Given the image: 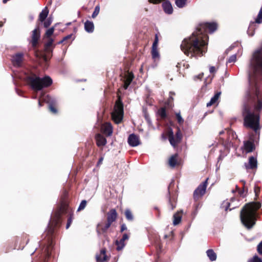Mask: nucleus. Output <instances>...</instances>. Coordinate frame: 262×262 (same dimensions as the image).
Instances as JSON below:
<instances>
[{
  "mask_svg": "<svg viewBox=\"0 0 262 262\" xmlns=\"http://www.w3.org/2000/svg\"><path fill=\"white\" fill-rule=\"evenodd\" d=\"M9 0H3V3L4 4H6L8 1H9Z\"/></svg>",
  "mask_w": 262,
  "mask_h": 262,
  "instance_id": "obj_61",
  "label": "nucleus"
},
{
  "mask_svg": "<svg viewBox=\"0 0 262 262\" xmlns=\"http://www.w3.org/2000/svg\"><path fill=\"white\" fill-rule=\"evenodd\" d=\"M128 238H129V236L126 233L123 234L122 237L121 238L122 241H124L128 239Z\"/></svg>",
  "mask_w": 262,
  "mask_h": 262,
  "instance_id": "obj_48",
  "label": "nucleus"
},
{
  "mask_svg": "<svg viewBox=\"0 0 262 262\" xmlns=\"http://www.w3.org/2000/svg\"><path fill=\"white\" fill-rule=\"evenodd\" d=\"M176 115L178 122L180 124L183 123L184 122V120L181 116L180 112L176 113Z\"/></svg>",
  "mask_w": 262,
  "mask_h": 262,
  "instance_id": "obj_40",
  "label": "nucleus"
},
{
  "mask_svg": "<svg viewBox=\"0 0 262 262\" xmlns=\"http://www.w3.org/2000/svg\"><path fill=\"white\" fill-rule=\"evenodd\" d=\"M72 35V34H70V35H67V36L64 37L63 38V39H64V40L66 41V40L68 39H70L71 38Z\"/></svg>",
  "mask_w": 262,
  "mask_h": 262,
  "instance_id": "obj_55",
  "label": "nucleus"
},
{
  "mask_svg": "<svg viewBox=\"0 0 262 262\" xmlns=\"http://www.w3.org/2000/svg\"><path fill=\"white\" fill-rule=\"evenodd\" d=\"M115 244L117 246L116 249L117 251L122 250L125 246V241H122L121 238L119 241H116Z\"/></svg>",
  "mask_w": 262,
  "mask_h": 262,
  "instance_id": "obj_28",
  "label": "nucleus"
},
{
  "mask_svg": "<svg viewBox=\"0 0 262 262\" xmlns=\"http://www.w3.org/2000/svg\"><path fill=\"white\" fill-rule=\"evenodd\" d=\"M209 71L211 73L215 72V67L213 66L210 67L209 68Z\"/></svg>",
  "mask_w": 262,
  "mask_h": 262,
  "instance_id": "obj_52",
  "label": "nucleus"
},
{
  "mask_svg": "<svg viewBox=\"0 0 262 262\" xmlns=\"http://www.w3.org/2000/svg\"><path fill=\"white\" fill-rule=\"evenodd\" d=\"M52 19L49 17L43 23V26L45 28H48L52 23Z\"/></svg>",
  "mask_w": 262,
  "mask_h": 262,
  "instance_id": "obj_42",
  "label": "nucleus"
},
{
  "mask_svg": "<svg viewBox=\"0 0 262 262\" xmlns=\"http://www.w3.org/2000/svg\"><path fill=\"white\" fill-rule=\"evenodd\" d=\"M236 55L233 54L229 58V59L228 60V62H229V63L234 62L236 61Z\"/></svg>",
  "mask_w": 262,
  "mask_h": 262,
  "instance_id": "obj_43",
  "label": "nucleus"
},
{
  "mask_svg": "<svg viewBox=\"0 0 262 262\" xmlns=\"http://www.w3.org/2000/svg\"><path fill=\"white\" fill-rule=\"evenodd\" d=\"M247 169H253L257 167V160L254 157H251L249 159L248 164L245 163Z\"/></svg>",
  "mask_w": 262,
  "mask_h": 262,
  "instance_id": "obj_21",
  "label": "nucleus"
},
{
  "mask_svg": "<svg viewBox=\"0 0 262 262\" xmlns=\"http://www.w3.org/2000/svg\"><path fill=\"white\" fill-rule=\"evenodd\" d=\"M103 133L107 136H111L113 133V127L112 124L109 122L104 123L102 126Z\"/></svg>",
  "mask_w": 262,
  "mask_h": 262,
  "instance_id": "obj_18",
  "label": "nucleus"
},
{
  "mask_svg": "<svg viewBox=\"0 0 262 262\" xmlns=\"http://www.w3.org/2000/svg\"><path fill=\"white\" fill-rule=\"evenodd\" d=\"M124 111L123 105L120 97L116 100L114 111L112 113V118L114 121L117 123H120L123 118Z\"/></svg>",
  "mask_w": 262,
  "mask_h": 262,
  "instance_id": "obj_5",
  "label": "nucleus"
},
{
  "mask_svg": "<svg viewBox=\"0 0 262 262\" xmlns=\"http://www.w3.org/2000/svg\"><path fill=\"white\" fill-rule=\"evenodd\" d=\"M261 108L262 101L258 100L257 103L254 105H251L249 103L245 104L242 113L244 126L252 129L258 135L260 129L259 112Z\"/></svg>",
  "mask_w": 262,
  "mask_h": 262,
  "instance_id": "obj_2",
  "label": "nucleus"
},
{
  "mask_svg": "<svg viewBox=\"0 0 262 262\" xmlns=\"http://www.w3.org/2000/svg\"><path fill=\"white\" fill-rule=\"evenodd\" d=\"M58 223V220H57L55 221V226H57Z\"/></svg>",
  "mask_w": 262,
  "mask_h": 262,
  "instance_id": "obj_62",
  "label": "nucleus"
},
{
  "mask_svg": "<svg viewBox=\"0 0 262 262\" xmlns=\"http://www.w3.org/2000/svg\"><path fill=\"white\" fill-rule=\"evenodd\" d=\"M187 1V0H175V4L178 7L182 8L186 6Z\"/></svg>",
  "mask_w": 262,
  "mask_h": 262,
  "instance_id": "obj_32",
  "label": "nucleus"
},
{
  "mask_svg": "<svg viewBox=\"0 0 262 262\" xmlns=\"http://www.w3.org/2000/svg\"><path fill=\"white\" fill-rule=\"evenodd\" d=\"M125 215L126 219L129 221H132L133 220V216L132 212L129 210L127 209L125 211Z\"/></svg>",
  "mask_w": 262,
  "mask_h": 262,
  "instance_id": "obj_35",
  "label": "nucleus"
},
{
  "mask_svg": "<svg viewBox=\"0 0 262 262\" xmlns=\"http://www.w3.org/2000/svg\"><path fill=\"white\" fill-rule=\"evenodd\" d=\"M100 11V7L99 6H96L95 8L94 11L92 15L93 18L96 17L99 14Z\"/></svg>",
  "mask_w": 262,
  "mask_h": 262,
  "instance_id": "obj_37",
  "label": "nucleus"
},
{
  "mask_svg": "<svg viewBox=\"0 0 262 262\" xmlns=\"http://www.w3.org/2000/svg\"><path fill=\"white\" fill-rule=\"evenodd\" d=\"M233 48H234V46H230L229 48H228V49L226 50L225 53H226V54H228V52H229L230 50H231Z\"/></svg>",
  "mask_w": 262,
  "mask_h": 262,
  "instance_id": "obj_54",
  "label": "nucleus"
},
{
  "mask_svg": "<svg viewBox=\"0 0 262 262\" xmlns=\"http://www.w3.org/2000/svg\"><path fill=\"white\" fill-rule=\"evenodd\" d=\"M241 182L243 183V187L246 186V182L244 180H241Z\"/></svg>",
  "mask_w": 262,
  "mask_h": 262,
  "instance_id": "obj_59",
  "label": "nucleus"
},
{
  "mask_svg": "<svg viewBox=\"0 0 262 262\" xmlns=\"http://www.w3.org/2000/svg\"><path fill=\"white\" fill-rule=\"evenodd\" d=\"M49 13V11L47 7H45L40 13L39 15V20L42 22L43 21L46 17H47Z\"/></svg>",
  "mask_w": 262,
  "mask_h": 262,
  "instance_id": "obj_25",
  "label": "nucleus"
},
{
  "mask_svg": "<svg viewBox=\"0 0 262 262\" xmlns=\"http://www.w3.org/2000/svg\"><path fill=\"white\" fill-rule=\"evenodd\" d=\"M254 191L256 195H257L258 193L260 192V188L258 187L255 186Z\"/></svg>",
  "mask_w": 262,
  "mask_h": 262,
  "instance_id": "obj_50",
  "label": "nucleus"
},
{
  "mask_svg": "<svg viewBox=\"0 0 262 262\" xmlns=\"http://www.w3.org/2000/svg\"><path fill=\"white\" fill-rule=\"evenodd\" d=\"M158 35L156 34L155 36V40L152 45V47H158Z\"/></svg>",
  "mask_w": 262,
  "mask_h": 262,
  "instance_id": "obj_46",
  "label": "nucleus"
},
{
  "mask_svg": "<svg viewBox=\"0 0 262 262\" xmlns=\"http://www.w3.org/2000/svg\"><path fill=\"white\" fill-rule=\"evenodd\" d=\"M158 114L163 119L166 117V110L164 107L160 108L158 111Z\"/></svg>",
  "mask_w": 262,
  "mask_h": 262,
  "instance_id": "obj_34",
  "label": "nucleus"
},
{
  "mask_svg": "<svg viewBox=\"0 0 262 262\" xmlns=\"http://www.w3.org/2000/svg\"><path fill=\"white\" fill-rule=\"evenodd\" d=\"M117 212L115 209H111L107 214V221L111 224L116 221L117 218Z\"/></svg>",
  "mask_w": 262,
  "mask_h": 262,
  "instance_id": "obj_19",
  "label": "nucleus"
},
{
  "mask_svg": "<svg viewBox=\"0 0 262 262\" xmlns=\"http://www.w3.org/2000/svg\"><path fill=\"white\" fill-rule=\"evenodd\" d=\"M25 79L31 87L36 91H40L52 83V79L48 76L40 78L35 74H31L27 75Z\"/></svg>",
  "mask_w": 262,
  "mask_h": 262,
  "instance_id": "obj_4",
  "label": "nucleus"
},
{
  "mask_svg": "<svg viewBox=\"0 0 262 262\" xmlns=\"http://www.w3.org/2000/svg\"><path fill=\"white\" fill-rule=\"evenodd\" d=\"M146 121H147L148 125L149 126H151L152 124H151V121L150 120V119L149 118L147 117H146Z\"/></svg>",
  "mask_w": 262,
  "mask_h": 262,
  "instance_id": "obj_53",
  "label": "nucleus"
},
{
  "mask_svg": "<svg viewBox=\"0 0 262 262\" xmlns=\"http://www.w3.org/2000/svg\"><path fill=\"white\" fill-rule=\"evenodd\" d=\"M206 254L208 257L211 261H215L216 259V254L212 249L207 250Z\"/></svg>",
  "mask_w": 262,
  "mask_h": 262,
  "instance_id": "obj_26",
  "label": "nucleus"
},
{
  "mask_svg": "<svg viewBox=\"0 0 262 262\" xmlns=\"http://www.w3.org/2000/svg\"><path fill=\"white\" fill-rule=\"evenodd\" d=\"M53 42L54 40L52 38H49L48 41L45 45L44 51L45 53L42 55V58L46 62L52 56L53 48H52V46H53Z\"/></svg>",
  "mask_w": 262,
  "mask_h": 262,
  "instance_id": "obj_6",
  "label": "nucleus"
},
{
  "mask_svg": "<svg viewBox=\"0 0 262 262\" xmlns=\"http://www.w3.org/2000/svg\"><path fill=\"white\" fill-rule=\"evenodd\" d=\"M54 222L50 221L48 227V233L49 235H52L54 231V227H53Z\"/></svg>",
  "mask_w": 262,
  "mask_h": 262,
  "instance_id": "obj_33",
  "label": "nucleus"
},
{
  "mask_svg": "<svg viewBox=\"0 0 262 262\" xmlns=\"http://www.w3.org/2000/svg\"><path fill=\"white\" fill-rule=\"evenodd\" d=\"M111 224H112L111 223L108 222L107 221V223H106V224L103 227L101 228V230H102V232H106V230L110 228Z\"/></svg>",
  "mask_w": 262,
  "mask_h": 262,
  "instance_id": "obj_41",
  "label": "nucleus"
},
{
  "mask_svg": "<svg viewBox=\"0 0 262 262\" xmlns=\"http://www.w3.org/2000/svg\"><path fill=\"white\" fill-rule=\"evenodd\" d=\"M221 95V92H218L211 98L209 102L207 103V106L209 107L216 103H217L218 100L220 97Z\"/></svg>",
  "mask_w": 262,
  "mask_h": 262,
  "instance_id": "obj_23",
  "label": "nucleus"
},
{
  "mask_svg": "<svg viewBox=\"0 0 262 262\" xmlns=\"http://www.w3.org/2000/svg\"><path fill=\"white\" fill-rule=\"evenodd\" d=\"M102 161H103V158H100L99 160V161L98 162V164H101Z\"/></svg>",
  "mask_w": 262,
  "mask_h": 262,
  "instance_id": "obj_58",
  "label": "nucleus"
},
{
  "mask_svg": "<svg viewBox=\"0 0 262 262\" xmlns=\"http://www.w3.org/2000/svg\"><path fill=\"white\" fill-rule=\"evenodd\" d=\"M151 55L152 58L156 60L160 58V55L158 50V47H152Z\"/></svg>",
  "mask_w": 262,
  "mask_h": 262,
  "instance_id": "obj_30",
  "label": "nucleus"
},
{
  "mask_svg": "<svg viewBox=\"0 0 262 262\" xmlns=\"http://www.w3.org/2000/svg\"><path fill=\"white\" fill-rule=\"evenodd\" d=\"M45 101H47V103H49V109L51 112L53 113H56L57 110L53 106V104H55L56 101L55 99L52 98L51 96H47L45 98Z\"/></svg>",
  "mask_w": 262,
  "mask_h": 262,
  "instance_id": "obj_14",
  "label": "nucleus"
},
{
  "mask_svg": "<svg viewBox=\"0 0 262 262\" xmlns=\"http://www.w3.org/2000/svg\"><path fill=\"white\" fill-rule=\"evenodd\" d=\"M238 204L239 202L238 200H236L234 198H232L230 199V202L228 201L223 202L222 204V207L224 208L225 211H227L228 209L231 210L237 207Z\"/></svg>",
  "mask_w": 262,
  "mask_h": 262,
  "instance_id": "obj_11",
  "label": "nucleus"
},
{
  "mask_svg": "<svg viewBox=\"0 0 262 262\" xmlns=\"http://www.w3.org/2000/svg\"><path fill=\"white\" fill-rule=\"evenodd\" d=\"M86 205V201L85 200H82L81 202V203L79 206V207L78 208V211L83 210L85 207Z\"/></svg>",
  "mask_w": 262,
  "mask_h": 262,
  "instance_id": "obj_39",
  "label": "nucleus"
},
{
  "mask_svg": "<svg viewBox=\"0 0 262 262\" xmlns=\"http://www.w3.org/2000/svg\"><path fill=\"white\" fill-rule=\"evenodd\" d=\"M256 23H262V8L260 9L255 21L251 22L247 30V33L250 36L254 35L256 28Z\"/></svg>",
  "mask_w": 262,
  "mask_h": 262,
  "instance_id": "obj_7",
  "label": "nucleus"
},
{
  "mask_svg": "<svg viewBox=\"0 0 262 262\" xmlns=\"http://www.w3.org/2000/svg\"><path fill=\"white\" fill-rule=\"evenodd\" d=\"M182 138V135L179 129L177 130L175 136L173 135L172 133H171L168 137L169 142L173 147L176 146L177 144L181 142Z\"/></svg>",
  "mask_w": 262,
  "mask_h": 262,
  "instance_id": "obj_9",
  "label": "nucleus"
},
{
  "mask_svg": "<svg viewBox=\"0 0 262 262\" xmlns=\"http://www.w3.org/2000/svg\"><path fill=\"white\" fill-rule=\"evenodd\" d=\"M177 154H175L172 155L169 160V165L171 167H174L177 164Z\"/></svg>",
  "mask_w": 262,
  "mask_h": 262,
  "instance_id": "obj_29",
  "label": "nucleus"
},
{
  "mask_svg": "<svg viewBox=\"0 0 262 262\" xmlns=\"http://www.w3.org/2000/svg\"><path fill=\"white\" fill-rule=\"evenodd\" d=\"M169 204H170V206H171V209H174V208H175V206H174V205H173L171 203V200H169Z\"/></svg>",
  "mask_w": 262,
  "mask_h": 262,
  "instance_id": "obj_56",
  "label": "nucleus"
},
{
  "mask_svg": "<svg viewBox=\"0 0 262 262\" xmlns=\"http://www.w3.org/2000/svg\"><path fill=\"white\" fill-rule=\"evenodd\" d=\"M216 29L217 24L215 23L200 24L190 37L185 38L182 41L181 45L182 51L190 57L203 56L207 51L206 40L208 38L207 31L212 33Z\"/></svg>",
  "mask_w": 262,
  "mask_h": 262,
  "instance_id": "obj_1",
  "label": "nucleus"
},
{
  "mask_svg": "<svg viewBox=\"0 0 262 262\" xmlns=\"http://www.w3.org/2000/svg\"><path fill=\"white\" fill-rule=\"evenodd\" d=\"M97 145L98 146H104L106 143V140L105 137L100 134H97L95 137Z\"/></svg>",
  "mask_w": 262,
  "mask_h": 262,
  "instance_id": "obj_22",
  "label": "nucleus"
},
{
  "mask_svg": "<svg viewBox=\"0 0 262 262\" xmlns=\"http://www.w3.org/2000/svg\"><path fill=\"white\" fill-rule=\"evenodd\" d=\"M162 7L164 11L168 14H171L173 12V8L171 4V3L168 1H166L162 4Z\"/></svg>",
  "mask_w": 262,
  "mask_h": 262,
  "instance_id": "obj_17",
  "label": "nucleus"
},
{
  "mask_svg": "<svg viewBox=\"0 0 262 262\" xmlns=\"http://www.w3.org/2000/svg\"><path fill=\"white\" fill-rule=\"evenodd\" d=\"M127 229V227L125 224H123L121 227V232H123Z\"/></svg>",
  "mask_w": 262,
  "mask_h": 262,
  "instance_id": "obj_51",
  "label": "nucleus"
},
{
  "mask_svg": "<svg viewBox=\"0 0 262 262\" xmlns=\"http://www.w3.org/2000/svg\"><path fill=\"white\" fill-rule=\"evenodd\" d=\"M208 179H207L205 181L200 184L194 191L193 198L194 200L199 199L205 193Z\"/></svg>",
  "mask_w": 262,
  "mask_h": 262,
  "instance_id": "obj_8",
  "label": "nucleus"
},
{
  "mask_svg": "<svg viewBox=\"0 0 262 262\" xmlns=\"http://www.w3.org/2000/svg\"><path fill=\"white\" fill-rule=\"evenodd\" d=\"M182 216L178 213L173 215V224L174 225L179 224L181 221Z\"/></svg>",
  "mask_w": 262,
  "mask_h": 262,
  "instance_id": "obj_31",
  "label": "nucleus"
},
{
  "mask_svg": "<svg viewBox=\"0 0 262 262\" xmlns=\"http://www.w3.org/2000/svg\"><path fill=\"white\" fill-rule=\"evenodd\" d=\"M3 26V23L2 22H0V27H2Z\"/></svg>",
  "mask_w": 262,
  "mask_h": 262,
  "instance_id": "obj_63",
  "label": "nucleus"
},
{
  "mask_svg": "<svg viewBox=\"0 0 262 262\" xmlns=\"http://www.w3.org/2000/svg\"><path fill=\"white\" fill-rule=\"evenodd\" d=\"M250 262H262V260L260 258L256 255L253 257Z\"/></svg>",
  "mask_w": 262,
  "mask_h": 262,
  "instance_id": "obj_44",
  "label": "nucleus"
},
{
  "mask_svg": "<svg viewBox=\"0 0 262 262\" xmlns=\"http://www.w3.org/2000/svg\"><path fill=\"white\" fill-rule=\"evenodd\" d=\"M38 105L39 106H41V103H40V101L39 100H38Z\"/></svg>",
  "mask_w": 262,
  "mask_h": 262,
  "instance_id": "obj_64",
  "label": "nucleus"
},
{
  "mask_svg": "<svg viewBox=\"0 0 262 262\" xmlns=\"http://www.w3.org/2000/svg\"><path fill=\"white\" fill-rule=\"evenodd\" d=\"M245 149L247 152H252L254 149V145L250 141H246L244 143Z\"/></svg>",
  "mask_w": 262,
  "mask_h": 262,
  "instance_id": "obj_27",
  "label": "nucleus"
},
{
  "mask_svg": "<svg viewBox=\"0 0 262 262\" xmlns=\"http://www.w3.org/2000/svg\"><path fill=\"white\" fill-rule=\"evenodd\" d=\"M24 60V54L23 53H17L11 56V61L15 67H20L22 66Z\"/></svg>",
  "mask_w": 262,
  "mask_h": 262,
  "instance_id": "obj_10",
  "label": "nucleus"
},
{
  "mask_svg": "<svg viewBox=\"0 0 262 262\" xmlns=\"http://www.w3.org/2000/svg\"><path fill=\"white\" fill-rule=\"evenodd\" d=\"M54 27L50 28L48 29L46 32V36L49 38L54 33Z\"/></svg>",
  "mask_w": 262,
  "mask_h": 262,
  "instance_id": "obj_38",
  "label": "nucleus"
},
{
  "mask_svg": "<svg viewBox=\"0 0 262 262\" xmlns=\"http://www.w3.org/2000/svg\"><path fill=\"white\" fill-rule=\"evenodd\" d=\"M98 262H104L108 259V257L106 255V250L105 249L101 250L100 253L96 256Z\"/></svg>",
  "mask_w": 262,
  "mask_h": 262,
  "instance_id": "obj_16",
  "label": "nucleus"
},
{
  "mask_svg": "<svg viewBox=\"0 0 262 262\" xmlns=\"http://www.w3.org/2000/svg\"><path fill=\"white\" fill-rule=\"evenodd\" d=\"M73 221V217L72 215H70V216L68 218V222L66 225V229H68Z\"/></svg>",
  "mask_w": 262,
  "mask_h": 262,
  "instance_id": "obj_45",
  "label": "nucleus"
},
{
  "mask_svg": "<svg viewBox=\"0 0 262 262\" xmlns=\"http://www.w3.org/2000/svg\"><path fill=\"white\" fill-rule=\"evenodd\" d=\"M64 41H65L64 39L63 38L61 40L59 41L58 43L60 44V43H62L63 42H64Z\"/></svg>",
  "mask_w": 262,
  "mask_h": 262,
  "instance_id": "obj_60",
  "label": "nucleus"
},
{
  "mask_svg": "<svg viewBox=\"0 0 262 262\" xmlns=\"http://www.w3.org/2000/svg\"><path fill=\"white\" fill-rule=\"evenodd\" d=\"M127 141L128 144L132 147L137 146L140 144L139 136L134 134H132L128 136Z\"/></svg>",
  "mask_w": 262,
  "mask_h": 262,
  "instance_id": "obj_13",
  "label": "nucleus"
},
{
  "mask_svg": "<svg viewBox=\"0 0 262 262\" xmlns=\"http://www.w3.org/2000/svg\"><path fill=\"white\" fill-rule=\"evenodd\" d=\"M51 240V237L50 236L49 237V243L48 244V245L47 246H45V247L43 248V249L42 250H43V253L44 254V256L46 257V258L47 257H49L51 253V249L52 248V242L50 241Z\"/></svg>",
  "mask_w": 262,
  "mask_h": 262,
  "instance_id": "obj_20",
  "label": "nucleus"
},
{
  "mask_svg": "<svg viewBox=\"0 0 262 262\" xmlns=\"http://www.w3.org/2000/svg\"><path fill=\"white\" fill-rule=\"evenodd\" d=\"M248 192V188L246 186L243 187V189L238 191L239 195L242 197H245Z\"/></svg>",
  "mask_w": 262,
  "mask_h": 262,
  "instance_id": "obj_36",
  "label": "nucleus"
},
{
  "mask_svg": "<svg viewBox=\"0 0 262 262\" xmlns=\"http://www.w3.org/2000/svg\"><path fill=\"white\" fill-rule=\"evenodd\" d=\"M203 76V73L200 74L197 76H195L194 77V79L195 80L196 79H201L202 78Z\"/></svg>",
  "mask_w": 262,
  "mask_h": 262,
  "instance_id": "obj_49",
  "label": "nucleus"
},
{
  "mask_svg": "<svg viewBox=\"0 0 262 262\" xmlns=\"http://www.w3.org/2000/svg\"><path fill=\"white\" fill-rule=\"evenodd\" d=\"M257 250L260 254H262V241L258 245Z\"/></svg>",
  "mask_w": 262,
  "mask_h": 262,
  "instance_id": "obj_47",
  "label": "nucleus"
},
{
  "mask_svg": "<svg viewBox=\"0 0 262 262\" xmlns=\"http://www.w3.org/2000/svg\"><path fill=\"white\" fill-rule=\"evenodd\" d=\"M84 29L88 33H92L94 30L93 23L89 20H86L84 23Z\"/></svg>",
  "mask_w": 262,
  "mask_h": 262,
  "instance_id": "obj_24",
  "label": "nucleus"
},
{
  "mask_svg": "<svg viewBox=\"0 0 262 262\" xmlns=\"http://www.w3.org/2000/svg\"><path fill=\"white\" fill-rule=\"evenodd\" d=\"M134 77V75L132 73H127L126 74H125L123 80V88L124 89L126 90L128 88V86L133 81Z\"/></svg>",
  "mask_w": 262,
  "mask_h": 262,
  "instance_id": "obj_15",
  "label": "nucleus"
},
{
  "mask_svg": "<svg viewBox=\"0 0 262 262\" xmlns=\"http://www.w3.org/2000/svg\"><path fill=\"white\" fill-rule=\"evenodd\" d=\"M40 36V31L38 28H36L32 31L31 43L33 47H35L37 46Z\"/></svg>",
  "mask_w": 262,
  "mask_h": 262,
  "instance_id": "obj_12",
  "label": "nucleus"
},
{
  "mask_svg": "<svg viewBox=\"0 0 262 262\" xmlns=\"http://www.w3.org/2000/svg\"><path fill=\"white\" fill-rule=\"evenodd\" d=\"M261 206L259 203L247 204L241 211L240 218L243 224L248 229L255 224V212Z\"/></svg>",
  "mask_w": 262,
  "mask_h": 262,
  "instance_id": "obj_3",
  "label": "nucleus"
},
{
  "mask_svg": "<svg viewBox=\"0 0 262 262\" xmlns=\"http://www.w3.org/2000/svg\"><path fill=\"white\" fill-rule=\"evenodd\" d=\"M170 94L169 100H170V99L172 100V99H173V98H172V95H174V93H173V92H170V94Z\"/></svg>",
  "mask_w": 262,
  "mask_h": 262,
  "instance_id": "obj_57",
  "label": "nucleus"
}]
</instances>
